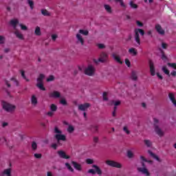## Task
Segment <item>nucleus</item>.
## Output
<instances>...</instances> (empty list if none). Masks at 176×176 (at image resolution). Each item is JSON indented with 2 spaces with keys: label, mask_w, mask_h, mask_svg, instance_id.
<instances>
[{
  "label": "nucleus",
  "mask_w": 176,
  "mask_h": 176,
  "mask_svg": "<svg viewBox=\"0 0 176 176\" xmlns=\"http://www.w3.org/2000/svg\"><path fill=\"white\" fill-rule=\"evenodd\" d=\"M79 34H82V35H85V36H87L89 35V31L88 30H80L78 31Z\"/></svg>",
  "instance_id": "f704fd0d"
},
{
  "label": "nucleus",
  "mask_w": 176,
  "mask_h": 176,
  "mask_svg": "<svg viewBox=\"0 0 176 176\" xmlns=\"http://www.w3.org/2000/svg\"><path fill=\"white\" fill-rule=\"evenodd\" d=\"M94 142H95V144H98V137H94Z\"/></svg>",
  "instance_id": "0e129e2a"
},
{
  "label": "nucleus",
  "mask_w": 176,
  "mask_h": 176,
  "mask_svg": "<svg viewBox=\"0 0 176 176\" xmlns=\"http://www.w3.org/2000/svg\"><path fill=\"white\" fill-rule=\"evenodd\" d=\"M91 131L92 133H97L98 131V125H91Z\"/></svg>",
  "instance_id": "c85d7f7f"
},
{
  "label": "nucleus",
  "mask_w": 176,
  "mask_h": 176,
  "mask_svg": "<svg viewBox=\"0 0 176 176\" xmlns=\"http://www.w3.org/2000/svg\"><path fill=\"white\" fill-rule=\"evenodd\" d=\"M148 64H149V67H150L151 75L152 76H155V72H156V69H155V64L153 63V61H152L151 60H149Z\"/></svg>",
  "instance_id": "0eeeda50"
},
{
  "label": "nucleus",
  "mask_w": 176,
  "mask_h": 176,
  "mask_svg": "<svg viewBox=\"0 0 176 176\" xmlns=\"http://www.w3.org/2000/svg\"><path fill=\"white\" fill-rule=\"evenodd\" d=\"M34 34L37 36H41L42 35V32H41V28L39 26H36Z\"/></svg>",
  "instance_id": "393cba45"
},
{
  "label": "nucleus",
  "mask_w": 176,
  "mask_h": 176,
  "mask_svg": "<svg viewBox=\"0 0 176 176\" xmlns=\"http://www.w3.org/2000/svg\"><path fill=\"white\" fill-rule=\"evenodd\" d=\"M168 97H169L170 101L173 102V105H175V107H176V100H175V96H174V94L169 93Z\"/></svg>",
  "instance_id": "6ab92c4d"
},
{
  "label": "nucleus",
  "mask_w": 176,
  "mask_h": 176,
  "mask_svg": "<svg viewBox=\"0 0 176 176\" xmlns=\"http://www.w3.org/2000/svg\"><path fill=\"white\" fill-rule=\"evenodd\" d=\"M2 107L3 109H4V111H6V112H13L14 109H16V106L9 104L6 102H2Z\"/></svg>",
  "instance_id": "7ed1b4c3"
},
{
  "label": "nucleus",
  "mask_w": 176,
  "mask_h": 176,
  "mask_svg": "<svg viewBox=\"0 0 176 176\" xmlns=\"http://www.w3.org/2000/svg\"><path fill=\"white\" fill-rule=\"evenodd\" d=\"M134 34H134L135 41L138 43V45L140 46V45H141V39L140 38V34L135 32V30H134Z\"/></svg>",
  "instance_id": "4468645a"
},
{
  "label": "nucleus",
  "mask_w": 176,
  "mask_h": 176,
  "mask_svg": "<svg viewBox=\"0 0 176 176\" xmlns=\"http://www.w3.org/2000/svg\"><path fill=\"white\" fill-rule=\"evenodd\" d=\"M92 167L95 168V173L96 174H98V175H102V170H101V168L97 165H93Z\"/></svg>",
  "instance_id": "dca6fc26"
},
{
  "label": "nucleus",
  "mask_w": 176,
  "mask_h": 176,
  "mask_svg": "<svg viewBox=\"0 0 176 176\" xmlns=\"http://www.w3.org/2000/svg\"><path fill=\"white\" fill-rule=\"evenodd\" d=\"M170 75L172 76H173V78H175L176 76V72L175 70H173L171 73H170Z\"/></svg>",
  "instance_id": "338daca9"
},
{
  "label": "nucleus",
  "mask_w": 176,
  "mask_h": 176,
  "mask_svg": "<svg viewBox=\"0 0 176 176\" xmlns=\"http://www.w3.org/2000/svg\"><path fill=\"white\" fill-rule=\"evenodd\" d=\"M107 92L103 93V101H108V97H107Z\"/></svg>",
  "instance_id": "8fccbe9b"
},
{
  "label": "nucleus",
  "mask_w": 176,
  "mask_h": 176,
  "mask_svg": "<svg viewBox=\"0 0 176 176\" xmlns=\"http://www.w3.org/2000/svg\"><path fill=\"white\" fill-rule=\"evenodd\" d=\"M127 157L129 159H131V158L134 157V154L133 153V152H131V151H127Z\"/></svg>",
  "instance_id": "79ce46f5"
},
{
  "label": "nucleus",
  "mask_w": 176,
  "mask_h": 176,
  "mask_svg": "<svg viewBox=\"0 0 176 176\" xmlns=\"http://www.w3.org/2000/svg\"><path fill=\"white\" fill-rule=\"evenodd\" d=\"M89 108H90V103H85L78 105V111H82L83 112L87 111Z\"/></svg>",
  "instance_id": "6e6552de"
},
{
  "label": "nucleus",
  "mask_w": 176,
  "mask_h": 176,
  "mask_svg": "<svg viewBox=\"0 0 176 176\" xmlns=\"http://www.w3.org/2000/svg\"><path fill=\"white\" fill-rule=\"evenodd\" d=\"M167 65L168 67H170L171 68H173L174 69H176V63H168Z\"/></svg>",
  "instance_id": "c03bdc74"
},
{
  "label": "nucleus",
  "mask_w": 176,
  "mask_h": 176,
  "mask_svg": "<svg viewBox=\"0 0 176 176\" xmlns=\"http://www.w3.org/2000/svg\"><path fill=\"white\" fill-rule=\"evenodd\" d=\"M76 38H77L78 43H81V45L82 46H83V45H85V40L83 39V38L82 37V35H80V34H76Z\"/></svg>",
  "instance_id": "a211bd4d"
},
{
  "label": "nucleus",
  "mask_w": 176,
  "mask_h": 176,
  "mask_svg": "<svg viewBox=\"0 0 176 176\" xmlns=\"http://www.w3.org/2000/svg\"><path fill=\"white\" fill-rule=\"evenodd\" d=\"M129 53H130V54H132V56H137L138 54V52H137V50H135V48H130L129 50Z\"/></svg>",
  "instance_id": "b1692460"
},
{
  "label": "nucleus",
  "mask_w": 176,
  "mask_h": 176,
  "mask_svg": "<svg viewBox=\"0 0 176 176\" xmlns=\"http://www.w3.org/2000/svg\"><path fill=\"white\" fill-rule=\"evenodd\" d=\"M84 72L85 75H88V76H93V75H94V67L89 65L87 68L85 69Z\"/></svg>",
  "instance_id": "423d86ee"
},
{
  "label": "nucleus",
  "mask_w": 176,
  "mask_h": 176,
  "mask_svg": "<svg viewBox=\"0 0 176 176\" xmlns=\"http://www.w3.org/2000/svg\"><path fill=\"white\" fill-rule=\"evenodd\" d=\"M54 111H49L47 113V116H50V118H52V116H53L54 115V113H53Z\"/></svg>",
  "instance_id": "bf43d9fd"
},
{
  "label": "nucleus",
  "mask_w": 176,
  "mask_h": 176,
  "mask_svg": "<svg viewBox=\"0 0 176 176\" xmlns=\"http://www.w3.org/2000/svg\"><path fill=\"white\" fill-rule=\"evenodd\" d=\"M144 144L148 148H151V146H152V142H151V140H145Z\"/></svg>",
  "instance_id": "e433bc0d"
},
{
  "label": "nucleus",
  "mask_w": 176,
  "mask_h": 176,
  "mask_svg": "<svg viewBox=\"0 0 176 176\" xmlns=\"http://www.w3.org/2000/svg\"><path fill=\"white\" fill-rule=\"evenodd\" d=\"M125 64L127 65V67H131V63H130V60L128 58L125 59Z\"/></svg>",
  "instance_id": "864d4df0"
},
{
  "label": "nucleus",
  "mask_w": 176,
  "mask_h": 176,
  "mask_svg": "<svg viewBox=\"0 0 176 176\" xmlns=\"http://www.w3.org/2000/svg\"><path fill=\"white\" fill-rule=\"evenodd\" d=\"M131 78L132 80H138V76H137V72L135 71H132Z\"/></svg>",
  "instance_id": "5701e85b"
},
{
  "label": "nucleus",
  "mask_w": 176,
  "mask_h": 176,
  "mask_svg": "<svg viewBox=\"0 0 176 176\" xmlns=\"http://www.w3.org/2000/svg\"><path fill=\"white\" fill-rule=\"evenodd\" d=\"M0 43L1 44L5 43V37L0 36Z\"/></svg>",
  "instance_id": "4d7b16f0"
},
{
  "label": "nucleus",
  "mask_w": 176,
  "mask_h": 176,
  "mask_svg": "<svg viewBox=\"0 0 176 176\" xmlns=\"http://www.w3.org/2000/svg\"><path fill=\"white\" fill-rule=\"evenodd\" d=\"M20 27H21V29L23 30V31H27V30H28V28H27V26L23 25V24H20L19 25Z\"/></svg>",
  "instance_id": "49530a36"
},
{
  "label": "nucleus",
  "mask_w": 176,
  "mask_h": 176,
  "mask_svg": "<svg viewBox=\"0 0 176 176\" xmlns=\"http://www.w3.org/2000/svg\"><path fill=\"white\" fill-rule=\"evenodd\" d=\"M74 131H75V128H74V127L72 126V125H69V127H68V129H67L68 133H74Z\"/></svg>",
  "instance_id": "a19ab883"
},
{
  "label": "nucleus",
  "mask_w": 176,
  "mask_h": 176,
  "mask_svg": "<svg viewBox=\"0 0 176 176\" xmlns=\"http://www.w3.org/2000/svg\"><path fill=\"white\" fill-rule=\"evenodd\" d=\"M89 174H92V175H96V171L94 169H89L88 170Z\"/></svg>",
  "instance_id": "603ef678"
},
{
  "label": "nucleus",
  "mask_w": 176,
  "mask_h": 176,
  "mask_svg": "<svg viewBox=\"0 0 176 176\" xmlns=\"http://www.w3.org/2000/svg\"><path fill=\"white\" fill-rule=\"evenodd\" d=\"M162 71L163 72H164V74H166V75H168V76H170V71L167 69V67L166 66H164L162 67Z\"/></svg>",
  "instance_id": "c9c22d12"
},
{
  "label": "nucleus",
  "mask_w": 176,
  "mask_h": 176,
  "mask_svg": "<svg viewBox=\"0 0 176 176\" xmlns=\"http://www.w3.org/2000/svg\"><path fill=\"white\" fill-rule=\"evenodd\" d=\"M36 86L40 90H43V91H46V88H45V87L43 86V82H38Z\"/></svg>",
  "instance_id": "a878e982"
},
{
  "label": "nucleus",
  "mask_w": 176,
  "mask_h": 176,
  "mask_svg": "<svg viewBox=\"0 0 176 176\" xmlns=\"http://www.w3.org/2000/svg\"><path fill=\"white\" fill-rule=\"evenodd\" d=\"M65 166L69 170V171L74 173V168H72V166H71V165L69 163H65Z\"/></svg>",
  "instance_id": "58836bf2"
},
{
  "label": "nucleus",
  "mask_w": 176,
  "mask_h": 176,
  "mask_svg": "<svg viewBox=\"0 0 176 176\" xmlns=\"http://www.w3.org/2000/svg\"><path fill=\"white\" fill-rule=\"evenodd\" d=\"M113 58H114L115 61L116 63H118L119 64H123V61L120 60V56L119 55H116L115 54H113Z\"/></svg>",
  "instance_id": "aec40b11"
},
{
  "label": "nucleus",
  "mask_w": 176,
  "mask_h": 176,
  "mask_svg": "<svg viewBox=\"0 0 176 176\" xmlns=\"http://www.w3.org/2000/svg\"><path fill=\"white\" fill-rule=\"evenodd\" d=\"M52 80H54V76H50L49 78H47V82H52Z\"/></svg>",
  "instance_id": "3c124183"
},
{
  "label": "nucleus",
  "mask_w": 176,
  "mask_h": 176,
  "mask_svg": "<svg viewBox=\"0 0 176 176\" xmlns=\"http://www.w3.org/2000/svg\"><path fill=\"white\" fill-rule=\"evenodd\" d=\"M14 34L16 35V38H19V39H21V40H24V36L20 33V32L19 31H16L14 32Z\"/></svg>",
  "instance_id": "bb28decb"
},
{
  "label": "nucleus",
  "mask_w": 176,
  "mask_h": 176,
  "mask_svg": "<svg viewBox=\"0 0 176 176\" xmlns=\"http://www.w3.org/2000/svg\"><path fill=\"white\" fill-rule=\"evenodd\" d=\"M168 47V45L166 43H162V49H167Z\"/></svg>",
  "instance_id": "6e6d98bb"
},
{
  "label": "nucleus",
  "mask_w": 176,
  "mask_h": 176,
  "mask_svg": "<svg viewBox=\"0 0 176 176\" xmlns=\"http://www.w3.org/2000/svg\"><path fill=\"white\" fill-rule=\"evenodd\" d=\"M135 31L138 34H140V35H142V36H144V35L145 34V31H144V30L142 29L137 28V29H135Z\"/></svg>",
  "instance_id": "7c9ffc66"
},
{
  "label": "nucleus",
  "mask_w": 176,
  "mask_h": 176,
  "mask_svg": "<svg viewBox=\"0 0 176 176\" xmlns=\"http://www.w3.org/2000/svg\"><path fill=\"white\" fill-rule=\"evenodd\" d=\"M21 76L23 78V79H25V80H26V82H30V80L28 78H27V77L25 76V74L24 72V71H21Z\"/></svg>",
  "instance_id": "37998d69"
},
{
  "label": "nucleus",
  "mask_w": 176,
  "mask_h": 176,
  "mask_svg": "<svg viewBox=\"0 0 176 176\" xmlns=\"http://www.w3.org/2000/svg\"><path fill=\"white\" fill-rule=\"evenodd\" d=\"M58 156L60 157H61L62 159H69L70 157L69 155H67V154L65 153V152L63 151H58L57 152Z\"/></svg>",
  "instance_id": "f8f14e48"
},
{
  "label": "nucleus",
  "mask_w": 176,
  "mask_h": 176,
  "mask_svg": "<svg viewBox=\"0 0 176 176\" xmlns=\"http://www.w3.org/2000/svg\"><path fill=\"white\" fill-rule=\"evenodd\" d=\"M60 103L62 105H67V100L65 99H62L60 100Z\"/></svg>",
  "instance_id": "5fc2aeb1"
},
{
  "label": "nucleus",
  "mask_w": 176,
  "mask_h": 176,
  "mask_svg": "<svg viewBox=\"0 0 176 176\" xmlns=\"http://www.w3.org/2000/svg\"><path fill=\"white\" fill-rule=\"evenodd\" d=\"M52 148H53V149H54L56 151V149H57V144H52Z\"/></svg>",
  "instance_id": "69168bd1"
},
{
  "label": "nucleus",
  "mask_w": 176,
  "mask_h": 176,
  "mask_svg": "<svg viewBox=\"0 0 176 176\" xmlns=\"http://www.w3.org/2000/svg\"><path fill=\"white\" fill-rule=\"evenodd\" d=\"M41 14H43V16H50V12H49V11H47V10L42 9L41 10Z\"/></svg>",
  "instance_id": "c756f323"
},
{
  "label": "nucleus",
  "mask_w": 176,
  "mask_h": 176,
  "mask_svg": "<svg viewBox=\"0 0 176 176\" xmlns=\"http://www.w3.org/2000/svg\"><path fill=\"white\" fill-rule=\"evenodd\" d=\"M43 79H45V76L43 74H41L37 78V82L38 83H43Z\"/></svg>",
  "instance_id": "cd10ccee"
},
{
  "label": "nucleus",
  "mask_w": 176,
  "mask_h": 176,
  "mask_svg": "<svg viewBox=\"0 0 176 176\" xmlns=\"http://www.w3.org/2000/svg\"><path fill=\"white\" fill-rule=\"evenodd\" d=\"M10 25H12L14 30H16V28L17 27V24H19V20L17 19H12L10 22Z\"/></svg>",
  "instance_id": "4be33fe9"
},
{
  "label": "nucleus",
  "mask_w": 176,
  "mask_h": 176,
  "mask_svg": "<svg viewBox=\"0 0 176 176\" xmlns=\"http://www.w3.org/2000/svg\"><path fill=\"white\" fill-rule=\"evenodd\" d=\"M87 164H93V163H94V162L91 159H87Z\"/></svg>",
  "instance_id": "052dcab7"
},
{
  "label": "nucleus",
  "mask_w": 176,
  "mask_h": 176,
  "mask_svg": "<svg viewBox=\"0 0 176 176\" xmlns=\"http://www.w3.org/2000/svg\"><path fill=\"white\" fill-rule=\"evenodd\" d=\"M28 3L30 6V9L32 10L34 9V1L32 0H28Z\"/></svg>",
  "instance_id": "ea45409f"
},
{
  "label": "nucleus",
  "mask_w": 176,
  "mask_h": 176,
  "mask_svg": "<svg viewBox=\"0 0 176 176\" xmlns=\"http://www.w3.org/2000/svg\"><path fill=\"white\" fill-rule=\"evenodd\" d=\"M155 30H156L157 32H158V34H160V35H164V34H166V32L164 31V30H163V28H162V25H160V24L155 25Z\"/></svg>",
  "instance_id": "9d476101"
},
{
  "label": "nucleus",
  "mask_w": 176,
  "mask_h": 176,
  "mask_svg": "<svg viewBox=\"0 0 176 176\" xmlns=\"http://www.w3.org/2000/svg\"><path fill=\"white\" fill-rule=\"evenodd\" d=\"M98 47L99 49H105V45L104 44H98Z\"/></svg>",
  "instance_id": "680f3d73"
},
{
  "label": "nucleus",
  "mask_w": 176,
  "mask_h": 176,
  "mask_svg": "<svg viewBox=\"0 0 176 176\" xmlns=\"http://www.w3.org/2000/svg\"><path fill=\"white\" fill-rule=\"evenodd\" d=\"M34 157L36 159H42V154H41V153H35L34 154Z\"/></svg>",
  "instance_id": "de8ad7c7"
},
{
  "label": "nucleus",
  "mask_w": 176,
  "mask_h": 176,
  "mask_svg": "<svg viewBox=\"0 0 176 176\" xmlns=\"http://www.w3.org/2000/svg\"><path fill=\"white\" fill-rule=\"evenodd\" d=\"M1 175H3V176H12V169L10 168L5 169L3 172L1 173Z\"/></svg>",
  "instance_id": "f3484780"
},
{
  "label": "nucleus",
  "mask_w": 176,
  "mask_h": 176,
  "mask_svg": "<svg viewBox=\"0 0 176 176\" xmlns=\"http://www.w3.org/2000/svg\"><path fill=\"white\" fill-rule=\"evenodd\" d=\"M104 6L105 10H107V12H108V13H112V8H111V6L109 5L105 4Z\"/></svg>",
  "instance_id": "2f4dec72"
},
{
  "label": "nucleus",
  "mask_w": 176,
  "mask_h": 176,
  "mask_svg": "<svg viewBox=\"0 0 176 176\" xmlns=\"http://www.w3.org/2000/svg\"><path fill=\"white\" fill-rule=\"evenodd\" d=\"M51 111L56 112L57 111V106L54 104H52L50 107Z\"/></svg>",
  "instance_id": "72a5a7b5"
},
{
  "label": "nucleus",
  "mask_w": 176,
  "mask_h": 176,
  "mask_svg": "<svg viewBox=\"0 0 176 176\" xmlns=\"http://www.w3.org/2000/svg\"><path fill=\"white\" fill-rule=\"evenodd\" d=\"M136 24L138 27H144V23H141L140 21H136Z\"/></svg>",
  "instance_id": "13d9d810"
},
{
  "label": "nucleus",
  "mask_w": 176,
  "mask_h": 176,
  "mask_svg": "<svg viewBox=\"0 0 176 176\" xmlns=\"http://www.w3.org/2000/svg\"><path fill=\"white\" fill-rule=\"evenodd\" d=\"M138 171L146 176L151 175V173L148 171V168H138Z\"/></svg>",
  "instance_id": "9b49d317"
},
{
  "label": "nucleus",
  "mask_w": 176,
  "mask_h": 176,
  "mask_svg": "<svg viewBox=\"0 0 176 176\" xmlns=\"http://www.w3.org/2000/svg\"><path fill=\"white\" fill-rule=\"evenodd\" d=\"M153 120L154 130L156 134H157V135H159L160 137H163V135H164V132H163L162 131V129H160V126H159V120L157 118H153Z\"/></svg>",
  "instance_id": "f03ea898"
},
{
  "label": "nucleus",
  "mask_w": 176,
  "mask_h": 176,
  "mask_svg": "<svg viewBox=\"0 0 176 176\" xmlns=\"http://www.w3.org/2000/svg\"><path fill=\"white\" fill-rule=\"evenodd\" d=\"M54 133L56 134L54 135V138L56 139L57 144L61 145L60 141H67V136L65 135L61 134L63 131L58 129V127L56 126L54 129Z\"/></svg>",
  "instance_id": "f257e3e1"
},
{
  "label": "nucleus",
  "mask_w": 176,
  "mask_h": 176,
  "mask_svg": "<svg viewBox=\"0 0 176 176\" xmlns=\"http://www.w3.org/2000/svg\"><path fill=\"white\" fill-rule=\"evenodd\" d=\"M123 131L126 133V134H130V131L129 130V129L127 128V126H124L123 127Z\"/></svg>",
  "instance_id": "09e8293b"
},
{
  "label": "nucleus",
  "mask_w": 176,
  "mask_h": 176,
  "mask_svg": "<svg viewBox=\"0 0 176 176\" xmlns=\"http://www.w3.org/2000/svg\"><path fill=\"white\" fill-rule=\"evenodd\" d=\"M148 155H150V156H151V157H153V159H155V160H157V162H162L160 158L157 155H156L155 153H153V152H152V151L148 150Z\"/></svg>",
  "instance_id": "2eb2a0df"
},
{
  "label": "nucleus",
  "mask_w": 176,
  "mask_h": 176,
  "mask_svg": "<svg viewBox=\"0 0 176 176\" xmlns=\"http://www.w3.org/2000/svg\"><path fill=\"white\" fill-rule=\"evenodd\" d=\"M72 164L73 167L76 168V170H78V171H82V165L75 161H72Z\"/></svg>",
  "instance_id": "ddd939ff"
},
{
  "label": "nucleus",
  "mask_w": 176,
  "mask_h": 176,
  "mask_svg": "<svg viewBox=\"0 0 176 176\" xmlns=\"http://www.w3.org/2000/svg\"><path fill=\"white\" fill-rule=\"evenodd\" d=\"M106 164H107V166H110V167H116V168H122V164L113 160H107Z\"/></svg>",
  "instance_id": "20e7f679"
},
{
  "label": "nucleus",
  "mask_w": 176,
  "mask_h": 176,
  "mask_svg": "<svg viewBox=\"0 0 176 176\" xmlns=\"http://www.w3.org/2000/svg\"><path fill=\"white\" fill-rule=\"evenodd\" d=\"M108 58V54H105L104 52H102L100 54V57L98 58V60H94V63L96 64H98L99 63H107V60Z\"/></svg>",
  "instance_id": "39448f33"
},
{
  "label": "nucleus",
  "mask_w": 176,
  "mask_h": 176,
  "mask_svg": "<svg viewBox=\"0 0 176 176\" xmlns=\"http://www.w3.org/2000/svg\"><path fill=\"white\" fill-rule=\"evenodd\" d=\"M32 149L34 151H36V149H38V144L36 143V142H32Z\"/></svg>",
  "instance_id": "473e14b6"
},
{
  "label": "nucleus",
  "mask_w": 176,
  "mask_h": 176,
  "mask_svg": "<svg viewBox=\"0 0 176 176\" xmlns=\"http://www.w3.org/2000/svg\"><path fill=\"white\" fill-rule=\"evenodd\" d=\"M52 40L56 41V39H57V34H52Z\"/></svg>",
  "instance_id": "774afa93"
},
{
  "label": "nucleus",
  "mask_w": 176,
  "mask_h": 176,
  "mask_svg": "<svg viewBox=\"0 0 176 176\" xmlns=\"http://www.w3.org/2000/svg\"><path fill=\"white\" fill-rule=\"evenodd\" d=\"M115 2H120V6H122V8H126V5L123 2V0H114Z\"/></svg>",
  "instance_id": "a18cd8bd"
},
{
  "label": "nucleus",
  "mask_w": 176,
  "mask_h": 176,
  "mask_svg": "<svg viewBox=\"0 0 176 176\" xmlns=\"http://www.w3.org/2000/svg\"><path fill=\"white\" fill-rule=\"evenodd\" d=\"M50 98H60L61 97V94L58 91H54L49 94Z\"/></svg>",
  "instance_id": "1a4fd4ad"
},
{
  "label": "nucleus",
  "mask_w": 176,
  "mask_h": 176,
  "mask_svg": "<svg viewBox=\"0 0 176 176\" xmlns=\"http://www.w3.org/2000/svg\"><path fill=\"white\" fill-rule=\"evenodd\" d=\"M31 102L32 104L34 105V107H36V104H38V99L36 98V96H35V95L32 96Z\"/></svg>",
  "instance_id": "412c9836"
},
{
  "label": "nucleus",
  "mask_w": 176,
  "mask_h": 176,
  "mask_svg": "<svg viewBox=\"0 0 176 176\" xmlns=\"http://www.w3.org/2000/svg\"><path fill=\"white\" fill-rule=\"evenodd\" d=\"M129 5H130L131 8H132V9H138V6L135 3H134V2H133V1H130Z\"/></svg>",
  "instance_id": "4c0bfd02"
},
{
  "label": "nucleus",
  "mask_w": 176,
  "mask_h": 176,
  "mask_svg": "<svg viewBox=\"0 0 176 176\" xmlns=\"http://www.w3.org/2000/svg\"><path fill=\"white\" fill-rule=\"evenodd\" d=\"M120 103H121L120 100H118L116 102H114V105L115 107H118L120 104Z\"/></svg>",
  "instance_id": "e2e57ef3"
}]
</instances>
